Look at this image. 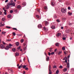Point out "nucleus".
Returning <instances> with one entry per match:
<instances>
[{
  "label": "nucleus",
  "instance_id": "nucleus-1",
  "mask_svg": "<svg viewBox=\"0 0 74 74\" xmlns=\"http://www.w3.org/2000/svg\"><path fill=\"white\" fill-rule=\"evenodd\" d=\"M67 11V10L66 9L62 8L61 9V12H62V13H65L66 12V11Z\"/></svg>",
  "mask_w": 74,
  "mask_h": 74
},
{
  "label": "nucleus",
  "instance_id": "nucleus-2",
  "mask_svg": "<svg viewBox=\"0 0 74 74\" xmlns=\"http://www.w3.org/2000/svg\"><path fill=\"white\" fill-rule=\"evenodd\" d=\"M44 23L45 24V26H47L49 24L48 22L46 21H45L43 22L42 24H44Z\"/></svg>",
  "mask_w": 74,
  "mask_h": 74
},
{
  "label": "nucleus",
  "instance_id": "nucleus-3",
  "mask_svg": "<svg viewBox=\"0 0 74 74\" xmlns=\"http://www.w3.org/2000/svg\"><path fill=\"white\" fill-rule=\"evenodd\" d=\"M9 48H11V47H10L9 46H7L5 48V49H6V50H8Z\"/></svg>",
  "mask_w": 74,
  "mask_h": 74
},
{
  "label": "nucleus",
  "instance_id": "nucleus-4",
  "mask_svg": "<svg viewBox=\"0 0 74 74\" xmlns=\"http://www.w3.org/2000/svg\"><path fill=\"white\" fill-rule=\"evenodd\" d=\"M10 5H12V6H15V3L14 2H12L10 4Z\"/></svg>",
  "mask_w": 74,
  "mask_h": 74
},
{
  "label": "nucleus",
  "instance_id": "nucleus-5",
  "mask_svg": "<svg viewBox=\"0 0 74 74\" xmlns=\"http://www.w3.org/2000/svg\"><path fill=\"white\" fill-rule=\"evenodd\" d=\"M1 48L2 49L4 48L5 46L3 44H1L0 45Z\"/></svg>",
  "mask_w": 74,
  "mask_h": 74
},
{
  "label": "nucleus",
  "instance_id": "nucleus-6",
  "mask_svg": "<svg viewBox=\"0 0 74 74\" xmlns=\"http://www.w3.org/2000/svg\"><path fill=\"white\" fill-rule=\"evenodd\" d=\"M38 27L39 28V29H41L42 28V25L41 24H39L38 25Z\"/></svg>",
  "mask_w": 74,
  "mask_h": 74
},
{
  "label": "nucleus",
  "instance_id": "nucleus-7",
  "mask_svg": "<svg viewBox=\"0 0 74 74\" xmlns=\"http://www.w3.org/2000/svg\"><path fill=\"white\" fill-rule=\"evenodd\" d=\"M4 25H5L4 23L2 24V23H0V27H3V26H4Z\"/></svg>",
  "mask_w": 74,
  "mask_h": 74
},
{
  "label": "nucleus",
  "instance_id": "nucleus-8",
  "mask_svg": "<svg viewBox=\"0 0 74 74\" xmlns=\"http://www.w3.org/2000/svg\"><path fill=\"white\" fill-rule=\"evenodd\" d=\"M66 65H67L66 66L67 68H69L70 67V64L69 62H67Z\"/></svg>",
  "mask_w": 74,
  "mask_h": 74
},
{
  "label": "nucleus",
  "instance_id": "nucleus-9",
  "mask_svg": "<svg viewBox=\"0 0 74 74\" xmlns=\"http://www.w3.org/2000/svg\"><path fill=\"white\" fill-rule=\"evenodd\" d=\"M55 26L54 25H52L51 26V28L52 29H55Z\"/></svg>",
  "mask_w": 74,
  "mask_h": 74
},
{
  "label": "nucleus",
  "instance_id": "nucleus-10",
  "mask_svg": "<svg viewBox=\"0 0 74 74\" xmlns=\"http://www.w3.org/2000/svg\"><path fill=\"white\" fill-rule=\"evenodd\" d=\"M67 69L66 68H65L63 70V71L64 72H65V71H67Z\"/></svg>",
  "mask_w": 74,
  "mask_h": 74
},
{
  "label": "nucleus",
  "instance_id": "nucleus-11",
  "mask_svg": "<svg viewBox=\"0 0 74 74\" xmlns=\"http://www.w3.org/2000/svg\"><path fill=\"white\" fill-rule=\"evenodd\" d=\"M56 3L54 2H52L51 3V5L52 6H54L55 5Z\"/></svg>",
  "mask_w": 74,
  "mask_h": 74
},
{
  "label": "nucleus",
  "instance_id": "nucleus-12",
  "mask_svg": "<svg viewBox=\"0 0 74 74\" xmlns=\"http://www.w3.org/2000/svg\"><path fill=\"white\" fill-rule=\"evenodd\" d=\"M19 55V53L16 52L15 54V56H18V55Z\"/></svg>",
  "mask_w": 74,
  "mask_h": 74
},
{
  "label": "nucleus",
  "instance_id": "nucleus-13",
  "mask_svg": "<svg viewBox=\"0 0 74 74\" xmlns=\"http://www.w3.org/2000/svg\"><path fill=\"white\" fill-rule=\"evenodd\" d=\"M55 45L57 47H59V45H60V44L59 43H56Z\"/></svg>",
  "mask_w": 74,
  "mask_h": 74
},
{
  "label": "nucleus",
  "instance_id": "nucleus-14",
  "mask_svg": "<svg viewBox=\"0 0 74 74\" xmlns=\"http://www.w3.org/2000/svg\"><path fill=\"white\" fill-rule=\"evenodd\" d=\"M61 35V34L60 33H58V34H56V36L57 37H59Z\"/></svg>",
  "mask_w": 74,
  "mask_h": 74
},
{
  "label": "nucleus",
  "instance_id": "nucleus-15",
  "mask_svg": "<svg viewBox=\"0 0 74 74\" xmlns=\"http://www.w3.org/2000/svg\"><path fill=\"white\" fill-rule=\"evenodd\" d=\"M43 29H44V30H45V31H48V28H45V27H43Z\"/></svg>",
  "mask_w": 74,
  "mask_h": 74
},
{
  "label": "nucleus",
  "instance_id": "nucleus-16",
  "mask_svg": "<svg viewBox=\"0 0 74 74\" xmlns=\"http://www.w3.org/2000/svg\"><path fill=\"white\" fill-rule=\"evenodd\" d=\"M11 15L9 14L8 16V18H11Z\"/></svg>",
  "mask_w": 74,
  "mask_h": 74
},
{
  "label": "nucleus",
  "instance_id": "nucleus-17",
  "mask_svg": "<svg viewBox=\"0 0 74 74\" xmlns=\"http://www.w3.org/2000/svg\"><path fill=\"white\" fill-rule=\"evenodd\" d=\"M21 6L20 5H18L17 7V8L18 9L21 8Z\"/></svg>",
  "mask_w": 74,
  "mask_h": 74
},
{
  "label": "nucleus",
  "instance_id": "nucleus-18",
  "mask_svg": "<svg viewBox=\"0 0 74 74\" xmlns=\"http://www.w3.org/2000/svg\"><path fill=\"white\" fill-rule=\"evenodd\" d=\"M51 65H49V70H51Z\"/></svg>",
  "mask_w": 74,
  "mask_h": 74
},
{
  "label": "nucleus",
  "instance_id": "nucleus-19",
  "mask_svg": "<svg viewBox=\"0 0 74 74\" xmlns=\"http://www.w3.org/2000/svg\"><path fill=\"white\" fill-rule=\"evenodd\" d=\"M22 5H24V6H25V5H26V2H23L22 3Z\"/></svg>",
  "mask_w": 74,
  "mask_h": 74
},
{
  "label": "nucleus",
  "instance_id": "nucleus-20",
  "mask_svg": "<svg viewBox=\"0 0 74 74\" xmlns=\"http://www.w3.org/2000/svg\"><path fill=\"white\" fill-rule=\"evenodd\" d=\"M16 44L17 46H18L19 45V42H17L16 43Z\"/></svg>",
  "mask_w": 74,
  "mask_h": 74
},
{
  "label": "nucleus",
  "instance_id": "nucleus-21",
  "mask_svg": "<svg viewBox=\"0 0 74 74\" xmlns=\"http://www.w3.org/2000/svg\"><path fill=\"white\" fill-rule=\"evenodd\" d=\"M49 60V57H47V58H46V60L47 61H48Z\"/></svg>",
  "mask_w": 74,
  "mask_h": 74
},
{
  "label": "nucleus",
  "instance_id": "nucleus-22",
  "mask_svg": "<svg viewBox=\"0 0 74 74\" xmlns=\"http://www.w3.org/2000/svg\"><path fill=\"white\" fill-rule=\"evenodd\" d=\"M49 74H52V71L51 70H49Z\"/></svg>",
  "mask_w": 74,
  "mask_h": 74
},
{
  "label": "nucleus",
  "instance_id": "nucleus-23",
  "mask_svg": "<svg viewBox=\"0 0 74 74\" xmlns=\"http://www.w3.org/2000/svg\"><path fill=\"white\" fill-rule=\"evenodd\" d=\"M10 3L8 4L7 5V6L8 7L10 8Z\"/></svg>",
  "mask_w": 74,
  "mask_h": 74
},
{
  "label": "nucleus",
  "instance_id": "nucleus-24",
  "mask_svg": "<svg viewBox=\"0 0 74 74\" xmlns=\"http://www.w3.org/2000/svg\"><path fill=\"white\" fill-rule=\"evenodd\" d=\"M59 72V71L58 70H57L56 72V73L57 74H58Z\"/></svg>",
  "mask_w": 74,
  "mask_h": 74
},
{
  "label": "nucleus",
  "instance_id": "nucleus-25",
  "mask_svg": "<svg viewBox=\"0 0 74 74\" xmlns=\"http://www.w3.org/2000/svg\"><path fill=\"white\" fill-rule=\"evenodd\" d=\"M62 51H60L59 52V53H58V55H60V54H61V53H62Z\"/></svg>",
  "mask_w": 74,
  "mask_h": 74
},
{
  "label": "nucleus",
  "instance_id": "nucleus-26",
  "mask_svg": "<svg viewBox=\"0 0 74 74\" xmlns=\"http://www.w3.org/2000/svg\"><path fill=\"white\" fill-rule=\"evenodd\" d=\"M6 33V32H2L1 33L2 34H5Z\"/></svg>",
  "mask_w": 74,
  "mask_h": 74
},
{
  "label": "nucleus",
  "instance_id": "nucleus-27",
  "mask_svg": "<svg viewBox=\"0 0 74 74\" xmlns=\"http://www.w3.org/2000/svg\"><path fill=\"white\" fill-rule=\"evenodd\" d=\"M12 51L13 52H15L16 51V49L15 48H13L12 49Z\"/></svg>",
  "mask_w": 74,
  "mask_h": 74
},
{
  "label": "nucleus",
  "instance_id": "nucleus-28",
  "mask_svg": "<svg viewBox=\"0 0 74 74\" xmlns=\"http://www.w3.org/2000/svg\"><path fill=\"white\" fill-rule=\"evenodd\" d=\"M62 20L63 21H64L65 20H66V18H62Z\"/></svg>",
  "mask_w": 74,
  "mask_h": 74
},
{
  "label": "nucleus",
  "instance_id": "nucleus-29",
  "mask_svg": "<svg viewBox=\"0 0 74 74\" xmlns=\"http://www.w3.org/2000/svg\"><path fill=\"white\" fill-rule=\"evenodd\" d=\"M68 14L69 15H72V13H71L70 12H68Z\"/></svg>",
  "mask_w": 74,
  "mask_h": 74
},
{
  "label": "nucleus",
  "instance_id": "nucleus-30",
  "mask_svg": "<svg viewBox=\"0 0 74 74\" xmlns=\"http://www.w3.org/2000/svg\"><path fill=\"white\" fill-rule=\"evenodd\" d=\"M6 27L8 28V29H11V27L10 26H6Z\"/></svg>",
  "mask_w": 74,
  "mask_h": 74
},
{
  "label": "nucleus",
  "instance_id": "nucleus-31",
  "mask_svg": "<svg viewBox=\"0 0 74 74\" xmlns=\"http://www.w3.org/2000/svg\"><path fill=\"white\" fill-rule=\"evenodd\" d=\"M65 47H63L62 48V49L63 51H64V50H65Z\"/></svg>",
  "mask_w": 74,
  "mask_h": 74
},
{
  "label": "nucleus",
  "instance_id": "nucleus-32",
  "mask_svg": "<svg viewBox=\"0 0 74 74\" xmlns=\"http://www.w3.org/2000/svg\"><path fill=\"white\" fill-rule=\"evenodd\" d=\"M26 67V65H24L23 66V69H25Z\"/></svg>",
  "mask_w": 74,
  "mask_h": 74
},
{
  "label": "nucleus",
  "instance_id": "nucleus-33",
  "mask_svg": "<svg viewBox=\"0 0 74 74\" xmlns=\"http://www.w3.org/2000/svg\"><path fill=\"white\" fill-rule=\"evenodd\" d=\"M12 34L13 36H14L16 35V33H15V32H13Z\"/></svg>",
  "mask_w": 74,
  "mask_h": 74
},
{
  "label": "nucleus",
  "instance_id": "nucleus-34",
  "mask_svg": "<svg viewBox=\"0 0 74 74\" xmlns=\"http://www.w3.org/2000/svg\"><path fill=\"white\" fill-rule=\"evenodd\" d=\"M5 20V18H3L2 19V21H4V20Z\"/></svg>",
  "mask_w": 74,
  "mask_h": 74
},
{
  "label": "nucleus",
  "instance_id": "nucleus-35",
  "mask_svg": "<svg viewBox=\"0 0 74 74\" xmlns=\"http://www.w3.org/2000/svg\"><path fill=\"white\" fill-rule=\"evenodd\" d=\"M21 42H23V41H24V40L23 39H21Z\"/></svg>",
  "mask_w": 74,
  "mask_h": 74
},
{
  "label": "nucleus",
  "instance_id": "nucleus-36",
  "mask_svg": "<svg viewBox=\"0 0 74 74\" xmlns=\"http://www.w3.org/2000/svg\"><path fill=\"white\" fill-rule=\"evenodd\" d=\"M21 48V46H19L17 48V49H20Z\"/></svg>",
  "mask_w": 74,
  "mask_h": 74
},
{
  "label": "nucleus",
  "instance_id": "nucleus-37",
  "mask_svg": "<svg viewBox=\"0 0 74 74\" xmlns=\"http://www.w3.org/2000/svg\"><path fill=\"white\" fill-rule=\"evenodd\" d=\"M3 10H4V11H5L4 12H7V10H5V8H3Z\"/></svg>",
  "mask_w": 74,
  "mask_h": 74
},
{
  "label": "nucleus",
  "instance_id": "nucleus-38",
  "mask_svg": "<svg viewBox=\"0 0 74 74\" xmlns=\"http://www.w3.org/2000/svg\"><path fill=\"white\" fill-rule=\"evenodd\" d=\"M36 17H37L38 19H39V18H40V16H39L38 15H36Z\"/></svg>",
  "mask_w": 74,
  "mask_h": 74
},
{
  "label": "nucleus",
  "instance_id": "nucleus-39",
  "mask_svg": "<svg viewBox=\"0 0 74 74\" xmlns=\"http://www.w3.org/2000/svg\"><path fill=\"white\" fill-rule=\"evenodd\" d=\"M9 8H8V7L7 6H6L5 7V8L7 10Z\"/></svg>",
  "mask_w": 74,
  "mask_h": 74
},
{
  "label": "nucleus",
  "instance_id": "nucleus-40",
  "mask_svg": "<svg viewBox=\"0 0 74 74\" xmlns=\"http://www.w3.org/2000/svg\"><path fill=\"white\" fill-rule=\"evenodd\" d=\"M68 9L69 10H71V8H70V7H68Z\"/></svg>",
  "mask_w": 74,
  "mask_h": 74
},
{
  "label": "nucleus",
  "instance_id": "nucleus-41",
  "mask_svg": "<svg viewBox=\"0 0 74 74\" xmlns=\"http://www.w3.org/2000/svg\"><path fill=\"white\" fill-rule=\"evenodd\" d=\"M59 67L60 69H62V68H63V66H62L60 65V66Z\"/></svg>",
  "mask_w": 74,
  "mask_h": 74
},
{
  "label": "nucleus",
  "instance_id": "nucleus-42",
  "mask_svg": "<svg viewBox=\"0 0 74 74\" xmlns=\"http://www.w3.org/2000/svg\"><path fill=\"white\" fill-rule=\"evenodd\" d=\"M10 12L11 14H12V13L13 12V10H10Z\"/></svg>",
  "mask_w": 74,
  "mask_h": 74
},
{
  "label": "nucleus",
  "instance_id": "nucleus-43",
  "mask_svg": "<svg viewBox=\"0 0 74 74\" xmlns=\"http://www.w3.org/2000/svg\"><path fill=\"white\" fill-rule=\"evenodd\" d=\"M37 11H38V12H40V9H37Z\"/></svg>",
  "mask_w": 74,
  "mask_h": 74
},
{
  "label": "nucleus",
  "instance_id": "nucleus-44",
  "mask_svg": "<svg viewBox=\"0 0 74 74\" xmlns=\"http://www.w3.org/2000/svg\"><path fill=\"white\" fill-rule=\"evenodd\" d=\"M44 9L47 10V6H45L44 8Z\"/></svg>",
  "mask_w": 74,
  "mask_h": 74
},
{
  "label": "nucleus",
  "instance_id": "nucleus-45",
  "mask_svg": "<svg viewBox=\"0 0 74 74\" xmlns=\"http://www.w3.org/2000/svg\"><path fill=\"white\" fill-rule=\"evenodd\" d=\"M13 30H17V29L15 28H13Z\"/></svg>",
  "mask_w": 74,
  "mask_h": 74
},
{
  "label": "nucleus",
  "instance_id": "nucleus-46",
  "mask_svg": "<svg viewBox=\"0 0 74 74\" xmlns=\"http://www.w3.org/2000/svg\"><path fill=\"white\" fill-rule=\"evenodd\" d=\"M9 45L10 46V47H12V45H11V44H10Z\"/></svg>",
  "mask_w": 74,
  "mask_h": 74
},
{
  "label": "nucleus",
  "instance_id": "nucleus-47",
  "mask_svg": "<svg viewBox=\"0 0 74 74\" xmlns=\"http://www.w3.org/2000/svg\"><path fill=\"white\" fill-rule=\"evenodd\" d=\"M54 53H55L54 52H52L51 53V54L53 55V54H54Z\"/></svg>",
  "mask_w": 74,
  "mask_h": 74
},
{
  "label": "nucleus",
  "instance_id": "nucleus-48",
  "mask_svg": "<svg viewBox=\"0 0 74 74\" xmlns=\"http://www.w3.org/2000/svg\"><path fill=\"white\" fill-rule=\"evenodd\" d=\"M17 36H22V35H21V34H17Z\"/></svg>",
  "mask_w": 74,
  "mask_h": 74
},
{
  "label": "nucleus",
  "instance_id": "nucleus-49",
  "mask_svg": "<svg viewBox=\"0 0 74 74\" xmlns=\"http://www.w3.org/2000/svg\"><path fill=\"white\" fill-rule=\"evenodd\" d=\"M25 70H29V69L28 68L26 67V68H25Z\"/></svg>",
  "mask_w": 74,
  "mask_h": 74
},
{
  "label": "nucleus",
  "instance_id": "nucleus-50",
  "mask_svg": "<svg viewBox=\"0 0 74 74\" xmlns=\"http://www.w3.org/2000/svg\"><path fill=\"white\" fill-rule=\"evenodd\" d=\"M62 39L63 40H66V38L64 37L62 38Z\"/></svg>",
  "mask_w": 74,
  "mask_h": 74
},
{
  "label": "nucleus",
  "instance_id": "nucleus-51",
  "mask_svg": "<svg viewBox=\"0 0 74 74\" xmlns=\"http://www.w3.org/2000/svg\"><path fill=\"white\" fill-rule=\"evenodd\" d=\"M53 68H56V65H54L53 67Z\"/></svg>",
  "mask_w": 74,
  "mask_h": 74
},
{
  "label": "nucleus",
  "instance_id": "nucleus-52",
  "mask_svg": "<svg viewBox=\"0 0 74 74\" xmlns=\"http://www.w3.org/2000/svg\"><path fill=\"white\" fill-rule=\"evenodd\" d=\"M3 43V44H4V45H5V43L4 42H2Z\"/></svg>",
  "mask_w": 74,
  "mask_h": 74
},
{
  "label": "nucleus",
  "instance_id": "nucleus-53",
  "mask_svg": "<svg viewBox=\"0 0 74 74\" xmlns=\"http://www.w3.org/2000/svg\"><path fill=\"white\" fill-rule=\"evenodd\" d=\"M20 66L21 68H22V67H23V66L22 65V64H21L20 65Z\"/></svg>",
  "mask_w": 74,
  "mask_h": 74
},
{
  "label": "nucleus",
  "instance_id": "nucleus-54",
  "mask_svg": "<svg viewBox=\"0 0 74 74\" xmlns=\"http://www.w3.org/2000/svg\"><path fill=\"white\" fill-rule=\"evenodd\" d=\"M66 32L67 33H69V31L68 30H66Z\"/></svg>",
  "mask_w": 74,
  "mask_h": 74
},
{
  "label": "nucleus",
  "instance_id": "nucleus-55",
  "mask_svg": "<svg viewBox=\"0 0 74 74\" xmlns=\"http://www.w3.org/2000/svg\"><path fill=\"white\" fill-rule=\"evenodd\" d=\"M21 67L20 66H20H19L18 67V69H21Z\"/></svg>",
  "mask_w": 74,
  "mask_h": 74
},
{
  "label": "nucleus",
  "instance_id": "nucleus-56",
  "mask_svg": "<svg viewBox=\"0 0 74 74\" xmlns=\"http://www.w3.org/2000/svg\"><path fill=\"white\" fill-rule=\"evenodd\" d=\"M48 54L49 56H50V55H51V53L50 52H49Z\"/></svg>",
  "mask_w": 74,
  "mask_h": 74
},
{
  "label": "nucleus",
  "instance_id": "nucleus-57",
  "mask_svg": "<svg viewBox=\"0 0 74 74\" xmlns=\"http://www.w3.org/2000/svg\"><path fill=\"white\" fill-rule=\"evenodd\" d=\"M8 1V0H6L5 1V3H7V2Z\"/></svg>",
  "mask_w": 74,
  "mask_h": 74
},
{
  "label": "nucleus",
  "instance_id": "nucleus-58",
  "mask_svg": "<svg viewBox=\"0 0 74 74\" xmlns=\"http://www.w3.org/2000/svg\"><path fill=\"white\" fill-rule=\"evenodd\" d=\"M5 15H7V12H4Z\"/></svg>",
  "mask_w": 74,
  "mask_h": 74
},
{
  "label": "nucleus",
  "instance_id": "nucleus-59",
  "mask_svg": "<svg viewBox=\"0 0 74 74\" xmlns=\"http://www.w3.org/2000/svg\"><path fill=\"white\" fill-rule=\"evenodd\" d=\"M57 21L58 22H60V21H59V20H57Z\"/></svg>",
  "mask_w": 74,
  "mask_h": 74
},
{
  "label": "nucleus",
  "instance_id": "nucleus-60",
  "mask_svg": "<svg viewBox=\"0 0 74 74\" xmlns=\"http://www.w3.org/2000/svg\"><path fill=\"white\" fill-rule=\"evenodd\" d=\"M63 28H64L63 27H61V29H63Z\"/></svg>",
  "mask_w": 74,
  "mask_h": 74
},
{
  "label": "nucleus",
  "instance_id": "nucleus-61",
  "mask_svg": "<svg viewBox=\"0 0 74 74\" xmlns=\"http://www.w3.org/2000/svg\"><path fill=\"white\" fill-rule=\"evenodd\" d=\"M23 72V74H25V73H26V71H24Z\"/></svg>",
  "mask_w": 74,
  "mask_h": 74
},
{
  "label": "nucleus",
  "instance_id": "nucleus-62",
  "mask_svg": "<svg viewBox=\"0 0 74 74\" xmlns=\"http://www.w3.org/2000/svg\"><path fill=\"white\" fill-rule=\"evenodd\" d=\"M2 14V12L0 11V15H1Z\"/></svg>",
  "mask_w": 74,
  "mask_h": 74
},
{
  "label": "nucleus",
  "instance_id": "nucleus-63",
  "mask_svg": "<svg viewBox=\"0 0 74 74\" xmlns=\"http://www.w3.org/2000/svg\"><path fill=\"white\" fill-rule=\"evenodd\" d=\"M65 62L66 63H67V60H65Z\"/></svg>",
  "mask_w": 74,
  "mask_h": 74
},
{
  "label": "nucleus",
  "instance_id": "nucleus-64",
  "mask_svg": "<svg viewBox=\"0 0 74 74\" xmlns=\"http://www.w3.org/2000/svg\"><path fill=\"white\" fill-rule=\"evenodd\" d=\"M66 57H65L64 59H63V60H66Z\"/></svg>",
  "mask_w": 74,
  "mask_h": 74
}]
</instances>
